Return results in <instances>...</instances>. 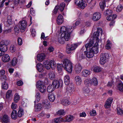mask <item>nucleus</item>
Listing matches in <instances>:
<instances>
[{"mask_svg":"<svg viewBox=\"0 0 123 123\" xmlns=\"http://www.w3.org/2000/svg\"><path fill=\"white\" fill-rule=\"evenodd\" d=\"M0 50L3 52H5L7 50V47L6 45H0Z\"/></svg>","mask_w":123,"mask_h":123,"instance_id":"30","label":"nucleus"},{"mask_svg":"<svg viewBox=\"0 0 123 123\" xmlns=\"http://www.w3.org/2000/svg\"><path fill=\"white\" fill-rule=\"evenodd\" d=\"M5 71L4 70H0V77L4 75L5 74Z\"/></svg>","mask_w":123,"mask_h":123,"instance_id":"64","label":"nucleus"},{"mask_svg":"<svg viewBox=\"0 0 123 123\" xmlns=\"http://www.w3.org/2000/svg\"><path fill=\"white\" fill-rule=\"evenodd\" d=\"M63 118V122H69L72 120L73 118L72 116L69 115L67 117H62Z\"/></svg>","mask_w":123,"mask_h":123,"instance_id":"12","label":"nucleus"},{"mask_svg":"<svg viewBox=\"0 0 123 123\" xmlns=\"http://www.w3.org/2000/svg\"><path fill=\"white\" fill-rule=\"evenodd\" d=\"M117 112L118 115L123 116V111L120 108L118 109L117 110Z\"/></svg>","mask_w":123,"mask_h":123,"instance_id":"54","label":"nucleus"},{"mask_svg":"<svg viewBox=\"0 0 123 123\" xmlns=\"http://www.w3.org/2000/svg\"><path fill=\"white\" fill-rule=\"evenodd\" d=\"M111 44L109 40H108L107 42V44L105 45V48L107 49H110L111 48Z\"/></svg>","mask_w":123,"mask_h":123,"instance_id":"42","label":"nucleus"},{"mask_svg":"<svg viewBox=\"0 0 123 123\" xmlns=\"http://www.w3.org/2000/svg\"><path fill=\"white\" fill-rule=\"evenodd\" d=\"M85 55L83 54H80L78 57V59L80 61H81L83 59L85 58Z\"/></svg>","mask_w":123,"mask_h":123,"instance_id":"50","label":"nucleus"},{"mask_svg":"<svg viewBox=\"0 0 123 123\" xmlns=\"http://www.w3.org/2000/svg\"><path fill=\"white\" fill-rule=\"evenodd\" d=\"M43 64L46 68L47 69H49L51 67L49 62L48 60H45L43 61Z\"/></svg>","mask_w":123,"mask_h":123,"instance_id":"21","label":"nucleus"},{"mask_svg":"<svg viewBox=\"0 0 123 123\" xmlns=\"http://www.w3.org/2000/svg\"><path fill=\"white\" fill-rule=\"evenodd\" d=\"M51 67L52 68H54L55 66V63L54 60H51L49 62Z\"/></svg>","mask_w":123,"mask_h":123,"instance_id":"47","label":"nucleus"},{"mask_svg":"<svg viewBox=\"0 0 123 123\" xmlns=\"http://www.w3.org/2000/svg\"><path fill=\"white\" fill-rule=\"evenodd\" d=\"M93 70L95 72H98L101 71V69L98 67H96L93 68Z\"/></svg>","mask_w":123,"mask_h":123,"instance_id":"45","label":"nucleus"},{"mask_svg":"<svg viewBox=\"0 0 123 123\" xmlns=\"http://www.w3.org/2000/svg\"><path fill=\"white\" fill-rule=\"evenodd\" d=\"M65 6V3H61L59 6V8L60 11L62 12L63 11Z\"/></svg>","mask_w":123,"mask_h":123,"instance_id":"41","label":"nucleus"},{"mask_svg":"<svg viewBox=\"0 0 123 123\" xmlns=\"http://www.w3.org/2000/svg\"><path fill=\"white\" fill-rule=\"evenodd\" d=\"M101 17V13L99 12H96L93 14L92 20L93 21H97L99 20Z\"/></svg>","mask_w":123,"mask_h":123,"instance_id":"10","label":"nucleus"},{"mask_svg":"<svg viewBox=\"0 0 123 123\" xmlns=\"http://www.w3.org/2000/svg\"><path fill=\"white\" fill-rule=\"evenodd\" d=\"M82 69V67L80 65L78 64L76 65L75 71L76 73H79L80 72Z\"/></svg>","mask_w":123,"mask_h":123,"instance_id":"24","label":"nucleus"},{"mask_svg":"<svg viewBox=\"0 0 123 123\" xmlns=\"http://www.w3.org/2000/svg\"><path fill=\"white\" fill-rule=\"evenodd\" d=\"M37 69L39 72H42L44 70V67L41 63H38L37 65Z\"/></svg>","mask_w":123,"mask_h":123,"instance_id":"18","label":"nucleus"},{"mask_svg":"<svg viewBox=\"0 0 123 123\" xmlns=\"http://www.w3.org/2000/svg\"><path fill=\"white\" fill-rule=\"evenodd\" d=\"M42 104L43 107L45 109H48L51 107L50 102L47 100L43 101L42 102Z\"/></svg>","mask_w":123,"mask_h":123,"instance_id":"11","label":"nucleus"},{"mask_svg":"<svg viewBox=\"0 0 123 123\" xmlns=\"http://www.w3.org/2000/svg\"><path fill=\"white\" fill-rule=\"evenodd\" d=\"M8 85L6 82H4L2 84V88L5 89H7L8 88Z\"/></svg>","mask_w":123,"mask_h":123,"instance_id":"46","label":"nucleus"},{"mask_svg":"<svg viewBox=\"0 0 123 123\" xmlns=\"http://www.w3.org/2000/svg\"><path fill=\"white\" fill-rule=\"evenodd\" d=\"M90 74V71L87 70H83L81 73L82 76L84 77H87Z\"/></svg>","mask_w":123,"mask_h":123,"instance_id":"22","label":"nucleus"},{"mask_svg":"<svg viewBox=\"0 0 123 123\" xmlns=\"http://www.w3.org/2000/svg\"><path fill=\"white\" fill-rule=\"evenodd\" d=\"M56 21L57 23L59 25H61L63 23V16L62 15L60 14L58 15Z\"/></svg>","mask_w":123,"mask_h":123,"instance_id":"16","label":"nucleus"},{"mask_svg":"<svg viewBox=\"0 0 123 123\" xmlns=\"http://www.w3.org/2000/svg\"><path fill=\"white\" fill-rule=\"evenodd\" d=\"M85 47L86 50L89 48V51L87 52L86 55L87 57L89 58L92 57L94 54H97L98 52V44L97 43L94 44L92 41L86 44Z\"/></svg>","mask_w":123,"mask_h":123,"instance_id":"1","label":"nucleus"},{"mask_svg":"<svg viewBox=\"0 0 123 123\" xmlns=\"http://www.w3.org/2000/svg\"><path fill=\"white\" fill-rule=\"evenodd\" d=\"M83 92L84 95L86 96H87L89 93L90 90L88 88H83Z\"/></svg>","mask_w":123,"mask_h":123,"instance_id":"32","label":"nucleus"},{"mask_svg":"<svg viewBox=\"0 0 123 123\" xmlns=\"http://www.w3.org/2000/svg\"><path fill=\"white\" fill-rule=\"evenodd\" d=\"M91 80L89 79H86L84 81L85 84L88 86H90L91 85Z\"/></svg>","mask_w":123,"mask_h":123,"instance_id":"40","label":"nucleus"},{"mask_svg":"<svg viewBox=\"0 0 123 123\" xmlns=\"http://www.w3.org/2000/svg\"><path fill=\"white\" fill-rule=\"evenodd\" d=\"M113 99V98H110L107 99L106 102L111 105Z\"/></svg>","mask_w":123,"mask_h":123,"instance_id":"57","label":"nucleus"},{"mask_svg":"<svg viewBox=\"0 0 123 123\" xmlns=\"http://www.w3.org/2000/svg\"><path fill=\"white\" fill-rule=\"evenodd\" d=\"M91 80L92 85L96 86L98 85V81L97 79L96 78L93 77Z\"/></svg>","mask_w":123,"mask_h":123,"instance_id":"27","label":"nucleus"},{"mask_svg":"<svg viewBox=\"0 0 123 123\" xmlns=\"http://www.w3.org/2000/svg\"><path fill=\"white\" fill-rule=\"evenodd\" d=\"M6 0H0V8L3 7L4 5V3Z\"/></svg>","mask_w":123,"mask_h":123,"instance_id":"61","label":"nucleus"},{"mask_svg":"<svg viewBox=\"0 0 123 123\" xmlns=\"http://www.w3.org/2000/svg\"><path fill=\"white\" fill-rule=\"evenodd\" d=\"M109 54L108 53L101 54V58L100 60V63L102 65L104 64L106 62L107 59L109 57Z\"/></svg>","mask_w":123,"mask_h":123,"instance_id":"8","label":"nucleus"},{"mask_svg":"<svg viewBox=\"0 0 123 123\" xmlns=\"http://www.w3.org/2000/svg\"><path fill=\"white\" fill-rule=\"evenodd\" d=\"M10 50L12 53L14 52L15 51V47L14 45H11L10 48Z\"/></svg>","mask_w":123,"mask_h":123,"instance_id":"53","label":"nucleus"},{"mask_svg":"<svg viewBox=\"0 0 123 123\" xmlns=\"http://www.w3.org/2000/svg\"><path fill=\"white\" fill-rule=\"evenodd\" d=\"M30 31L32 35L33 36H35L36 34V33L35 29L33 28L31 29H30Z\"/></svg>","mask_w":123,"mask_h":123,"instance_id":"62","label":"nucleus"},{"mask_svg":"<svg viewBox=\"0 0 123 123\" xmlns=\"http://www.w3.org/2000/svg\"><path fill=\"white\" fill-rule=\"evenodd\" d=\"M2 60L4 62H8L10 60V56L7 54L4 55L2 58Z\"/></svg>","mask_w":123,"mask_h":123,"instance_id":"14","label":"nucleus"},{"mask_svg":"<svg viewBox=\"0 0 123 123\" xmlns=\"http://www.w3.org/2000/svg\"><path fill=\"white\" fill-rule=\"evenodd\" d=\"M112 12L111 10L107 9L106 11L104 12V15L105 16H110L112 13Z\"/></svg>","mask_w":123,"mask_h":123,"instance_id":"38","label":"nucleus"},{"mask_svg":"<svg viewBox=\"0 0 123 123\" xmlns=\"http://www.w3.org/2000/svg\"><path fill=\"white\" fill-rule=\"evenodd\" d=\"M45 55L44 53L39 54L37 56V59L38 61L41 62L45 59Z\"/></svg>","mask_w":123,"mask_h":123,"instance_id":"13","label":"nucleus"},{"mask_svg":"<svg viewBox=\"0 0 123 123\" xmlns=\"http://www.w3.org/2000/svg\"><path fill=\"white\" fill-rule=\"evenodd\" d=\"M35 96L36 99L35 100L34 102V103L39 102L41 98V95L40 93L39 92L36 93Z\"/></svg>","mask_w":123,"mask_h":123,"instance_id":"26","label":"nucleus"},{"mask_svg":"<svg viewBox=\"0 0 123 123\" xmlns=\"http://www.w3.org/2000/svg\"><path fill=\"white\" fill-rule=\"evenodd\" d=\"M17 107V104L14 103H12L11 105V108L12 109H15Z\"/></svg>","mask_w":123,"mask_h":123,"instance_id":"58","label":"nucleus"},{"mask_svg":"<svg viewBox=\"0 0 123 123\" xmlns=\"http://www.w3.org/2000/svg\"><path fill=\"white\" fill-rule=\"evenodd\" d=\"M123 8V7L121 5H119L117 8L116 11L117 12H119L121 11Z\"/></svg>","mask_w":123,"mask_h":123,"instance_id":"52","label":"nucleus"},{"mask_svg":"<svg viewBox=\"0 0 123 123\" xmlns=\"http://www.w3.org/2000/svg\"><path fill=\"white\" fill-rule=\"evenodd\" d=\"M11 118L15 120L17 118V112L15 110H13L11 113Z\"/></svg>","mask_w":123,"mask_h":123,"instance_id":"25","label":"nucleus"},{"mask_svg":"<svg viewBox=\"0 0 123 123\" xmlns=\"http://www.w3.org/2000/svg\"><path fill=\"white\" fill-rule=\"evenodd\" d=\"M74 88V85L73 84H70L67 86L66 89V94L68 96L70 95L73 93Z\"/></svg>","mask_w":123,"mask_h":123,"instance_id":"9","label":"nucleus"},{"mask_svg":"<svg viewBox=\"0 0 123 123\" xmlns=\"http://www.w3.org/2000/svg\"><path fill=\"white\" fill-rule=\"evenodd\" d=\"M48 98L51 102H53L55 99V97L54 95L52 93L49 94L48 95Z\"/></svg>","mask_w":123,"mask_h":123,"instance_id":"29","label":"nucleus"},{"mask_svg":"<svg viewBox=\"0 0 123 123\" xmlns=\"http://www.w3.org/2000/svg\"><path fill=\"white\" fill-rule=\"evenodd\" d=\"M75 81L76 85H80L82 82L81 79L80 77L77 76L75 78Z\"/></svg>","mask_w":123,"mask_h":123,"instance_id":"17","label":"nucleus"},{"mask_svg":"<svg viewBox=\"0 0 123 123\" xmlns=\"http://www.w3.org/2000/svg\"><path fill=\"white\" fill-rule=\"evenodd\" d=\"M99 34L98 33L96 32H95L93 35V38L95 39L96 42L94 44H95L96 43L98 44V43L99 41V38L98 37L99 36Z\"/></svg>","mask_w":123,"mask_h":123,"instance_id":"20","label":"nucleus"},{"mask_svg":"<svg viewBox=\"0 0 123 123\" xmlns=\"http://www.w3.org/2000/svg\"><path fill=\"white\" fill-rule=\"evenodd\" d=\"M75 4L79 8L84 9L87 5V3L83 0H75Z\"/></svg>","mask_w":123,"mask_h":123,"instance_id":"5","label":"nucleus"},{"mask_svg":"<svg viewBox=\"0 0 123 123\" xmlns=\"http://www.w3.org/2000/svg\"><path fill=\"white\" fill-rule=\"evenodd\" d=\"M73 27L71 26L67 27L63 26L60 28L61 35L67 41H68L70 37V34L73 30Z\"/></svg>","mask_w":123,"mask_h":123,"instance_id":"2","label":"nucleus"},{"mask_svg":"<svg viewBox=\"0 0 123 123\" xmlns=\"http://www.w3.org/2000/svg\"><path fill=\"white\" fill-rule=\"evenodd\" d=\"M12 92L11 90H9L6 92V97L7 98H9L10 97Z\"/></svg>","mask_w":123,"mask_h":123,"instance_id":"51","label":"nucleus"},{"mask_svg":"<svg viewBox=\"0 0 123 123\" xmlns=\"http://www.w3.org/2000/svg\"><path fill=\"white\" fill-rule=\"evenodd\" d=\"M49 78L50 79L53 80L55 77V75L54 72L51 71L49 74Z\"/></svg>","mask_w":123,"mask_h":123,"instance_id":"33","label":"nucleus"},{"mask_svg":"<svg viewBox=\"0 0 123 123\" xmlns=\"http://www.w3.org/2000/svg\"><path fill=\"white\" fill-rule=\"evenodd\" d=\"M62 65L60 64H58L57 66V69L59 72H61L62 71Z\"/></svg>","mask_w":123,"mask_h":123,"instance_id":"55","label":"nucleus"},{"mask_svg":"<svg viewBox=\"0 0 123 123\" xmlns=\"http://www.w3.org/2000/svg\"><path fill=\"white\" fill-rule=\"evenodd\" d=\"M64 80L65 85H68L69 84L70 81V79L68 75H66L64 76Z\"/></svg>","mask_w":123,"mask_h":123,"instance_id":"28","label":"nucleus"},{"mask_svg":"<svg viewBox=\"0 0 123 123\" xmlns=\"http://www.w3.org/2000/svg\"><path fill=\"white\" fill-rule=\"evenodd\" d=\"M118 88L119 90L121 91H123V83H120L118 85Z\"/></svg>","mask_w":123,"mask_h":123,"instance_id":"49","label":"nucleus"},{"mask_svg":"<svg viewBox=\"0 0 123 123\" xmlns=\"http://www.w3.org/2000/svg\"><path fill=\"white\" fill-rule=\"evenodd\" d=\"M35 110L36 111H38L42 109V105L40 103H38L35 105Z\"/></svg>","mask_w":123,"mask_h":123,"instance_id":"19","label":"nucleus"},{"mask_svg":"<svg viewBox=\"0 0 123 123\" xmlns=\"http://www.w3.org/2000/svg\"><path fill=\"white\" fill-rule=\"evenodd\" d=\"M38 88L40 92L42 93L45 92L46 91V88L44 85Z\"/></svg>","mask_w":123,"mask_h":123,"instance_id":"36","label":"nucleus"},{"mask_svg":"<svg viewBox=\"0 0 123 123\" xmlns=\"http://www.w3.org/2000/svg\"><path fill=\"white\" fill-rule=\"evenodd\" d=\"M3 121L5 123H10L9 117L8 115L5 114L3 117Z\"/></svg>","mask_w":123,"mask_h":123,"instance_id":"15","label":"nucleus"},{"mask_svg":"<svg viewBox=\"0 0 123 123\" xmlns=\"http://www.w3.org/2000/svg\"><path fill=\"white\" fill-rule=\"evenodd\" d=\"M24 114L23 110L22 109H20L18 110L17 115L18 117H20L23 116Z\"/></svg>","mask_w":123,"mask_h":123,"instance_id":"35","label":"nucleus"},{"mask_svg":"<svg viewBox=\"0 0 123 123\" xmlns=\"http://www.w3.org/2000/svg\"><path fill=\"white\" fill-rule=\"evenodd\" d=\"M61 103L63 105L67 106L70 104V102L67 99H63L61 101Z\"/></svg>","mask_w":123,"mask_h":123,"instance_id":"23","label":"nucleus"},{"mask_svg":"<svg viewBox=\"0 0 123 123\" xmlns=\"http://www.w3.org/2000/svg\"><path fill=\"white\" fill-rule=\"evenodd\" d=\"M18 60L16 57L13 58L11 61V63L13 66H15L18 62Z\"/></svg>","mask_w":123,"mask_h":123,"instance_id":"39","label":"nucleus"},{"mask_svg":"<svg viewBox=\"0 0 123 123\" xmlns=\"http://www.w3.org/2000/svg\"><path fill=\"white\" fill-rule=\"evenodd\" d=\"M99 5L101 8L102 10H103L105 6V3L104 2H100L99 3Z\"/></svg>","mask_w":123,"mask_h":123,"instance_id":"48","label":"nucleus"},{"mask_svg":"<svg viewBox=\"0 0 123 123\" xmlns=\"http://www.w3.org/2000/svg\"><path fill=\"white\" fill-rule=\"evenodd\" d=\"M7 22L8 25L12 24V22L11 19V17L10 16H8L7 17Z\"/></svg>","mask_w":123,"mask_h":123,"instance_id":"44","label":"nucleus"},{"mask_svg":"<svg viewBox=\"0 0 123 123\" xmlns=\"http://www.w3.org/2000/svg\"><path fill=\"white\" fill-rule=\"evenodd\" d=\"M18 25L21 32H23L25 31L27 25V22L25 20L20 21L18 23Z\"/></svg>","mask_w":123,"mask_h":123,"instance_id":"7","label":"nucleus"},{"mask_svg":"<svg viewBox=\"0 0 123 123\" xmlns=\"http://www.w3.org/2000/svg\"><path fill=\"white\" fill-rule=\"evenodd\" d=\"M20 97L18 94L17 93H16L14 96V101L15 103L17 102L19 100Z\"/></svg>","mask_w":123,"mask_h":123,"instance_id":"31","label":"nucleus"},{"mask_svg":"<svg viewBox=\"0 0 123 123\" xmlns=\"http://www.w3.org/2000/svg\"><path fill=\"white\" fill-rule=\"evenodd\" d=\"M64 113V111L63 110H60L57 113V114L60 115H63Z\"/></svg>","mask_w":123,"mask_h":123,"instance_id":"60","label":"nucleus"},{"mask_svg":"<svg viewBox=\"0 0 123 123\" xmlns=\"http://www.w3.org/2000/svg\"><path fill=\"white\" fill-rule=\"evenodd\" d=\"M62 81H59L56 80L53 81L51 85H49L47 88V91L49 92H51L53 91L55 88H58L60 86L62 85Z\"/></svg>","mask_w":123,"mask_h":123,"instance_id":"3","label":"nucleus"},{"mask_svg":"<svg viewBox=\"0 0 123 123\" xmlns=\"http://www.w3.org/2000/svg\"><path fill=\"white\" fill-rule=\"evenodd\" d=\"M44 85L43 84V83L41 81H38L37 84V87L38 88Z\"/></svg>","mask_w":123,"mask_h":123,"instance_id":"43","label":"nucleus"},{"mask_svg":"<svg viewBox=\"0 0 123 123\" xmlns=\"http://www.w3.org/2000/svg\"><path fill=\"white\" fill-rule=\"evenodd\" d=\"M45 114L44 112V111H43L41 112V113L39 114L38 115L37 117H38L40 118L45 116Z\"/></svg>","mask_w":123,"mask_h":123,"instance_id":"56","label":"nucleus"},{"mask_svg":"<svg viewBox=\"0 0 123 123\" xmlns=\"http://www.w3.org/2000/svg\"><path fill=\"white\" fill-rule=\"evenodd\" d=\"M62 120V118H56L54 120L52 123H59L61 122H63Z\"/></svg>","mask_w":123,"mask_h":123,"instance_id":"37","label":"nucleus"},{"mask_svg":"<svg viewBox=\"0 0 123 123\" xmlns=\"http://www.w3.org/2000/svg\"><path fill=\"white\" fill-rule=\"evenodd\" d=\"M77 46L76 44H73L71 45L70 44H68L66 47V52L68 54L71 53L72 50H73L76 49Z\"/></svg>","mask_w":123,"mask_h":123,"instance_id":"6","label":"nucleus"},{"mask_svg":"<svg viewBox=\"0 0 123 123\" xmlns=\"http://www.w3.org/2000/svg\"><path fill=\"white\" fill-rule=\"evenodd\" d=\"M63 65L65 69L69 73H71L72 70V64L69 60L65 59L62 61Z\"/></svg>","mask_w":123,"mask_h":123,"instance_id":"4","label":"nucleus"},{"mask_svg":"<svg viewBox=\"0 0 123 123\" xmlns=\"http://www.w3.org/2000/svg\"><path fill=\"white\" fill-rule=\"evenodd\" d=\"M47 37H45V35L44 33H42L41 34V38L42 40H45L47 38Z\"/></svg>","mask_w":123,"mask_h":123,"instance_id":"63","label":"nucleus"},{"mask_svg":"<svg viewBox=\"0 0 123 123\" xmlns=\"http://www.w3.org/2000/svg\"><path fill=\"white\" fill-rule=\"evenodd\" d=\"M65 40L63 37H62L61 35L57 40V41L59 43L61 44L64 43L65 42Z\"/></svg>","mask_w":123,"mask_h":123,"instance_id":"34","label":"nucleus"},{"mask_svg":"<svg viewBox=\"0 0 123 123\" xmlns=\"http://www.w3.org/2000/svg\"><path fill=\"white\" fill-rule=\"evenodd\" d=\"M19 28L18 27V26H16L14 27V30L15 33H18L19 32Z\"/></svg>","mask_w":123,"mask_h":123,"instance_id":"59","label":"nucleus"}]
</instances>
